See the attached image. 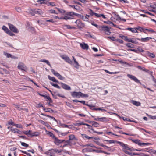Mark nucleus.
<instances>
[{"label": "nucleus", "instance_id": "obj_20", "mask_svg": "<svg viewBox=\"0 0 156 156\" xmlns=\"http://www.w3.org/2000/svg\"><path fill=\"white\" fill-rule=\"evenodd\" d=\"M109 120V118L105 117L100 118V121L101 122H107Z\"/></svg>", "mask_w": 156, "mask_h": 156}, {"label": "nucleus", "instance_id": "obj_41", "mask_svg": "<svg viewBox=\"0 0 156 156\" xmlns=\"http://www.w3.org/2000/svg\"><path fill=\"white\" fill-rule=\"evenodd\" d=\"M92 126L96 127H99V124L98 122H92Z\"/></svg>", "mask_w": 156, "mask_h": 156}, {"label": "nucleus", "instance_id": "obj_3", "mask_svg": "<svg viewBox=\"0 0 156 156\" xmlns=\"http://www.w3.org/2000/svg\"><path fill=\"white\" fill-rule=\"evenodd\" d=\"M76 26L79 29H83L85 27V24L81 22L80 20H77L75 22Z\"/></svg>", "mask_w": 156, "mask_h": 156}, {"label": "nucleus", "instance_id": "obj_2", "mask_svg": "<svg viewBox=\"0 0 156 156\" xmlns=\"http://www.w3.org/2000/svg\"><path fill=\"white\" fill-rule=\"evenodd\" d=\"M111 28L108 27L107 26H105L104 25L101 26L100 31H103L108 35H109L111 33L110 29Z\"/></svg>", "mask_w": 156, "mask_h": 156}, {"label": "nucleus", "instance_id": "obj_61", "mask_svg": "<svg viewBox=\"0 0 156 156\" xmlns=\"http://www.w3.org/2000/svg\"><path fill=\"white\" fill-rule=\"evenodd\" d=\"M45 0H38L37 1V2H39L40 4H45Z\"/></svg>", "mask_w": 156, "mask_h": 156}, {"label": "nucleus", "instance_id": "obj_34", "mask_svg": "<svg viewBox=\"0 0 156 156\" xmlns=\"http://www.w3.org/2000/svg\"><path fill=\"white\" fill-rule=\"evenodd\" d=\"M103 141H106V142H108V143H107V144L114 143L115 142H116V141H115V140H103Z\"/></svg>", "mask_w": 156, "mask_h": 156}, {"label": "nucleus", "instance_id": "obj_11", "mask_svg": "<svg viewBox=\"0 0 156 156\" xmlns=\"http://www.w3.org/2000/svg\"><path fill=\"white\" fill-rule=\"evenodd\" d=\"M140 40V39L138 38H129V42H130L134 44H137L138 43V40Z\"/></svg>", "mask_w": 156, "mask_h": 156}, {"label": "nucleus", "instance_id": "obj_22", "mask_svg": "<svg viewBox=\"0 0 156 156\" xmlns=\"http://www.w3.org/2000/svg\"><path fill=\"white\" fill-rule=\"evenodd\" d=\"M119 37L121 38L122 39L124 40V41L126 42H129V38H128L127 37L122 35L120 36Z\"/></svg>", "mask_w": 156, "mask_h": 156}, {"label": "nucleus", "instance_id": "obj_5", "mask_svg": "<svg viewBox=\"0 0 156 156\" xmlns=\"http://www.w3.org/2000/svg\"><path fill=\"white\" fill-rule=\"evenodd\" d=\"M54 142L55 144L57 145H59L60 144L64 142L65 140H60L55 137L53 139Z\"/></svg>", "mask_w": 156, "mask_h": 156}, {"label": "nucleus", "instance_id": "obj_10", "mask_svg": "<svg viewBox=\"0 0 156 156\" xmlns=\"http://www.w3.org/2000/svg\"><path fill=\"white\" fill-rule=\"evenodd\" d=\"M61 57L64 59L68 63L72 64L73 62L68 56L66 55H63L61 56Z\"/></svg>", "mask_w": 156, "mask_h": 156}, {"label": "nucleus", "instance_id": "obj_6", "mask_svg": "<svg viewBox=\"0 0 156 156\" xmlns=\"http://www.w3.org/2000/svg\"><path fill=\"white\" fill-rule=\"evenodd\" d=\"M127 76L129 78H130L131 80L134 81L135 82L137 83H140V80L134 76L130 75V74H128L127 75Z\"/></svg>", "mask_w": 156, "mask_h": 156}, {"label": "nucleus", "instance_id": "obj_47", "mask_svg": "<svg viewBox=\"0 0 156 156\" xmlns=\"http://www.w3.org/2000/svg\"><path fill=\"white\" fill-rule=\"evenodd\" d=\"M104 22L105 23H107L108 24L111 25L112 24L114 26L117 27L116 26V25L115 24H114L112 22L110 21H105Z\"/></svg>", "mask_w": 156, "mask_h": 156}, {"label": "nucleus", "instance_id": "obj_39", "mask_svg": "<svg viewBox=\"0 0 156 156\" xmlns=\"http://www.w3.org/2000/svg\"><path fill=\"white\" fill-rule=\"evenodd\" d=\"M48 12L49 14H57L55 11L53 9H50L48 11Z\"/></svg>", "mask_w": 156, "mask_h": 156}, {"label": "nucleus", "instance_id": "obj_27", "mask_svg": "<svg viewBox=\"0 0 156 156\" xmlns=\"http://www.w3.org/2000/svg\"><path fill=\"white\" fill-rule=\"evenodd\" d=\"M41 115H44V116H47V117H49V118H51L53 120L55 121L56 122H57V120H56V119L53 117V116H51L50 115H46V114H45L43 113H41Z\"/></svg>", "mask_w": 156, "mask_h": 156}, {"label": "nucleus", "instance_id": "obj_30", "mask_svg": "<svg viewBox=\"0 0 156 156\" xmlns=\"http://www.w3.org/2000/svg\"><path fill=\"white\" fill-rule=\"evenodd\" d=\"M138 68L140 69L147 73L149 71V70H148L146 69L144 67H142L141 66H138Z\"/></svg>", "mask_w": 156, "mask_h": 156}, {"label": "nucleus", "instance_id": "obj_17", "mask_svg": "<svg viewBox=\"0 0 156 156\" xmlns=\"http://www.w3.org/2000/svg\"><path fill=\"white\" fill-rule=\"evenodd\" d=\"M147 150L148 151H147V152H148L150 153L151 154H156V150H154V149H151L149 148H148L147 149Z\"/></svg>", "mask_w": 156, "mask_h": 156}, {"label": "nucleus", "instance_id": "obj_49", "mask_svg": "<svg viewBox=\"0 0 156 156\" xmlns=\"http://www.w3.org/2000/svg\"><path fill=\"white\" fill-rule=\"evenodd\" d=\"M48 6H56L55 2H49L47 4Z\"/></svg>", "mask_w": 156, "mask_h": 156}, {"label": "nucleus", "instance_id": "obj_31", "mask_svg": "<svg viewBox=\"0 0 156 156\" xmlns=\"http://www.w3.org/2000/svg\"><path fill=\"white\" fill-rule=\"evenodd\" d=\"M40 62H45L50 67H51V65L50 64L49 62L47 60L45 59H41L40 60Z\"/></svg>", "mask_w": 156, "mask_h": 156}, {"label": "nucleus", "instance_id": "obj_43", "mask_svg": "<svg viewBox=\"0 0 156 156\" xmlns=\"http://www.w3.org/2000/svg\"><path fill=\"white\" fill-rule=\"evenodd\" d=\"M67 15L69 16H72L73 15H74L75 16H77L78 14L74 12H69L67 13Z\"/></svg>", "mask_w": 156, "mask_h": 156}, {"label": "nucleus", "instance_id": "obj_63", "mask_svg": "<svg viewBox=\"0 0 156 156\" xmlns=\"http://www.w3.org/2000/svg\"><path fill=\"white\" fill-rule=\"evenodd\" d=\"M7 33L11 36H13L14 35V34L9 30L8 31Z\"/></svg>", "mask_w": 156, "mask_h": 156}, {"label": "nucleus", "instance_id": "obj_35", "mask_svg": "<svg viewBox=\"0 0 156 156\" xmlns=\"http://www.w3.org/2000/svg\"><path fill=\"white\" fill-rule=\"evenodd\" d=\"M39 135V133L37 132H35L33 133H30V135L32 136H37Z\"/></svg>", "mask_w": 156, "mask_h": 156}, {"label": "nucleus", "instance_id": "obj_57", "mask_svg": "<svg viewBox=\"0 0 156 156\" xmlns=\"http://www.w3.org/2000/svg\"><path fill=\"white\" fill-rule=\"evenodd\" d=\"M21 145L24 147H29V145L24 142H21Z\"/></svg>", "mask_w": 156, "mask_h": 156}, {"label": "nucleus", "instance_id": "obj_40", "mask_svg": "<svg viewBox=\"0 0 156 156\" xmlns=\"http://www.w3.org/2000/svg\"><path fill=\"white\" fill-rule=\"evenodd\" d=\"M47 134L50 136L53 139L56 137L51 132H49L48 133H47Z\"/></svg>", "mask_w": 156, "mask_h": 156}, {"label": "nucleus", "instance_id": "obj_14", "mask_svg": "<svg viewBox=\"0 0 156 156\" xmlns=\"http://www.w3.org/2000/svg\"><path fill=\"white\" fill-rule=\"evenodd\" d=\"M94 150L95 149H94L88 147L83 149L82 152H94Z\"/></svg>", "mask_w": 156, "mask_h": 156}, {"label": "nucleus", "instance_id": "obj_44", "mask_svg": "<svg viewBox=\"0 0 156 156\" xmlns=\"http://www.w3.org/2000/svg\"><path fill=\"white\" fill-rule=\"evenodd\" d=\"M119 133H121V134H125V135H128V136H133L134 135L133 134H130V133H125L123 132L122 131H119Z\"/></svg>", "mask_w": 156, "mask_h": 156}, {"label": "nucleus", "instance_id": "obj_12", "mask_svg": "<svg viewBox=\"0 0 156 156\" xmlns=\"http://www.w3.org/2000/svg\"><path fill=\"white\" fill-rule=\"evenodd\" d=\"M61 84L62 87L64 89L67 90H71L70 87L68 85L63 83H61Z\"/></svg>", "mask_w": 156, "mask_h": 156}, {"label": "nucleus", "instance_id": "obj_25", "mask_svg": "<svg viewBox=\"0 0 156 156\" xmlns=\"http://www.w3.org/2000/svg\"><path fill=\"white\" fill-rule=\"evenodd\" d=\"M69 140H74L76 141H77L78 140L75 137V135L73 134H71L69 136Z\"/></svg>", "mask_w": 156, "mask_h": 156}, {"label": "nucleus", "instance_id": "obj_58", "mask_svg": "<svg viewBox=\"0 0 156 156\" xmlns=\"http://www.w3.org/2000/svg\"><path fill=\"white\" fill-rule=\"evenodd\" d=\"M101 146L104 147L105 149H108V151H110L111 150L110 147H108V146L105 145H104L103 144L101 145Z\"/></svg>", "mask_w": 156, "mask_h": 156}, {"label": "nucleus", "instance_id": "obj_8", "mask_svg": "<svg viewBox=\"0 0 156 156\" xmlns=\"http://www.w3.org/2000/svg\"><path fill=\"white\" fill-rule=\"evenodd\" d=\"M51 71L55 76L57 77L59 79L61 80H63L64 79V77H62L58 73L56 72L54 69H51Z\"/></svg>", "mask_w": 156, "mask_h": 156}, {"label": "nucleus", "instance_id": "obj_38", "mask_svg": "<svg viewBox=\"0 0 156 156\" xmlns=\"http://www.w3.org/2000/svg\"><path fill=\"white\" fill-rule=\"evenodd\" d=\"M69 6L70 7L73 8L74 9L76 10H78L79 9V8L77 5L75 6L74 5H69Z\"/></svg>", "mask_w": 156, "mask_h": 156}, {"label": "nucleus", "instance_id": "obj_33", "mask_svg": "<svg viewBox=\"0 0 156 156\" xmlns=\"http://www.w3.org/2000/svg\"><path fill=\"white\" fill-rule=\"evenodd\" d=\"M48 156H55V153L53 151H52V150L50 151L47 154Z\"/></svg>", "mask_w": 156, "mask_h": 156}, {"label": "nucleus", "instance_id": "obj_53", "mask_svg": "<svg viewBox=\"0 0 156 156\" xmlns=\"http://www.w3.org/2000/svg\"><path fill=\"white\" fill-rule=\"evenodd\" d=\"M2 29L7 33L9 30V29L5 26H3L2 27Z\"/></svg>", "mask_w": 156, "mask_h": 156}, {"label": "nucleus", "instance_id": "obj_18", "mask_svg": "<svg viewBox=\"0 0 156 156\" xmlns=\"http://www.w3.org/2000/svg\"><path fill=\"white\" fill-rule=\"evenodd\" d=\"M43 110L46 112L52 113L54 112L53 110L49 108H46L45 107H43Z\"/></svg>", "mask_w": 156, "mask_h": 156}, {"label": "nucleus", "instance_id": "obj_29", "mask_svg": "<svg viewBox=\"0 0 156 156\" xmlns=\"http://www.w3.org/2000/svg\"><path fill=\"white\" fill-rule=\"evenodd\" d=\"M131 140L133 142L136 144H137L140 146V140L138 139H136V140L131 139Z\"/></svg>", "mask_w": 156, "mask_h": 156}, {"label": "nucleus", "instance_id": "obj_9", "mask_svg": "<svg viewBox=\"0 0 156 156\" xmlns=\"http://www.w3.org/2000/svg\"><path fill=\"white\" fill-rule=\"evenodd\" d=\"M8 25L9 28L11 31L16 33H18V31L17 29L16 28L14 25L10 23H9Z\"/></svg>", "mask_w": 156, "mask_h": 156}, {"label": "nucleus", "instance_id": "obj_59", "mask_svg": "<svg viewBox=\"0 0 156 156\" xmlns=\"http://www.w3.org/2000/svg\"><path fill=\"white\" fill-rule=\"evenodd\" d=\"M34 9H31L29 11L30 14L32 16H34Z\"/></svg>", "mask_w": 156, "mask_h": 156}, {"label": "nucleus", "instance_id": "obj_4", "mask_svg": "<svg viewBox=\"0 0 156 156\" xmlns=\"http://www.w3.org/2000/svg\"><path fill=\"white\" fill-rule=\"evenodd\" d=\"M17 67L19 69L23 71H26L27 69V67L24 64L21 62L19 63Z\"/></svg>", "mask_w": 156, "mask_h": 156}, {"label": "nucleus", "instance_id": "obj_45", "mask_svg": "<svg viewBox=\"0 0 156 156\" xmlns=\"http://www.w3.org/2000/svg\"><path fill=\"white\" fill-rule=\"evenodd\" d=\"M38 122H39L41 123L42 124L46 126H47L48 125V124L47 123V122L44 121H43L42 120H39L38 121Z\"/></svg>", "mask_w": 156, "mask_h": 156}, {"label": "nucleus", "instance_id": "obj_36", "mask_svg": "<svg viewBox=\"0 0 156 156\" xmlns=\"http://www.w3.org/2000/svg\"><path fill=\"white\" fill-rule=\"evenodd\" d=\"M86 105L88 106L91 109L93 110H96V109L97 108H95V106L94 105H90L87 104Z\"/></svg>", "mask_w": 156, "mask_h": 156}, {"label": "nucleus", "instance_id": "obj_60", "mask_svg": "<svg viewBox=\"0 0 156 156\" xmlns=\"http://www.w3.org/2000/svg\"><path fill=\"white\" fill-rule=\"evenodd\" d=\"M136 28V30H137L139 31H140L141 32H142L143 30H144L143 28L140 27H139Z\"/></svg>", "mask_w": 156, "mask_h": 156}, {"label": "nucleus", "instance_id": "obj_42", "mask_svg": "<svg viewBox=\"0 0 156 156\" xmlns=\"http://www.w3.org/2000/svg\"><path fill=\"white\" fill-rule=\"evenodd\" d=\"M126 46L128 47V48H134V45L133 44L130 43H127L126 44Z\"/></svg>", "mask_w": 156, "mask_h": 156}, {"label": "nucleus", "instance_id": "obj_55", "mask_svg": "<svg viewBox=\"0 0 156 156\" xmlns=\"http://www.w3.org/2000/svg\"><path fill=\"white\" fill-rule=\"evenodd\" d=\"M116 142H117L118 144H119L120 146H122L123 147V148L124 147H125V144L122 142H120V141H116Z\"/></svg>", "mask_w": 156, "mask_h": 156}, {"label": "nucleus", "instance_id": "obj_15", "mask_svg": "<svg viewBox=\"0 0 156 156\" xmlns=\"http://www.w3.org/2000/svg\"><path fill=\"white\" fill-rule=\"evenodd\" d=\"M10 130L13 133H17L18 134H20V133L21 131L17 129H15L13 128L12 127H10Z\"/></svg>", "mask_w": 156, "mask_h": 156}, {"label": "nucleus", "instance_id": "obj_51", "mask_svg": "<svg viewBox=\"0 0 156 156\" xmlns=\"http://www.w3.org/2000/svg\"><path fill=\"white\" fill-rule=\"evenodd\" d=\"M50 84L51 85H52V86H54V87L58 88V89H60V86H59L57 84H54L53 83H52L51 82L50 83Z\"/></svg>", "mask_w": 156, "mask_h": 156}, {"label": "nucleus", "instance_id": "obj_13", "mask_svg": "<svg viewBox=\"0 0 156 156\" xmlns=\"http://www.w3.org/2000/svg\"><path fill=\"white\" fill-rule=\"evenodd\" d=\"M80 45L82 49L85 50H87L89 48L88 45L84 43H80Z\"/></svg>", "mask_w": 156, "mask_h": 156}, {"label": "nucleus", "instance_id": "obj_50", "mask_svg": "<svg viewBox=\"0 0 156 156\" xmlns=\"http://www.w3.org/2000/svg\"><path fill=\"white\" fill-rule=\"evenodd\" d=\"M148 55L149 57L152 58H154L155 57V55L154 54L150 52L148 53Z\"/></svg>", "mask_w": 156, "mask_h": 156}, {"label": "nucleus", "instance_id": "obj_52", "mask_svg": "<svg viewBox=\"0 0 156 156\" xmlns=\"http://www.w3.org/2000/svg\"><path fill=\"white\" fill-rule=\"evenodd\" d=\"M55 8L56 9L58 10L61 13H63L65 12V11L62 9H59L57 7H56Z\"/></svg>", "mask_w": 156, "mask_h": 156}, {"label": "nucleus", "instance_id": "obj_26", "mask_svg": "<svg viewBox=\"0 0 156 156\" xmlns=\"http://www.w3.org/2000/svg\"><path fill=\"white\" fill-rule=\"evenodd\" d=\"M48 79L52 81L53 82H55V83H58V81L57 80L55 77H51L49 75H48Z\"/></svg>", "mask_w": 156, "mask_h": 156}, {"label": "nucleus", "instance_id": "obj_64", "mask_svg": "<svg viewBox=\"0 0 156 156\" xmlns=\"http://www.w3.org/2000/svg\"><path fill=\"white\" fill-rule=\"evenodd\" d=\"M20 151L23 153L27 155L28 156H31L30 154L29 153H28L26 151H23L20 150Z\"/></svg>", "mask_w": 156, "mask_h": 156}, {"label": "nucleus", "instance_id": "obj_28", "mask_svg": "<svg viewBox=\"0 0 156 156\" xmlns=\"http://www.w3.org/2000/svg\"><path fill=\"white\" fill-rule=\"evenodd\" d=\"M64 27H66V28L69 29H76V28L73 26H70L69 25H64Z\"/></svg>", "mask_w": 156, "mask_h": 156}, {"label": "nucleus", "instance_id": "obj_56", "mask_svg": "<svg viewBox=\"0 0 156 156\" xmlns=\"http://www.w3.org/2000/svg\"><path fill=\"white\" fill-rule=\"evenodd\" d=\"M16 10L19 12H22V10L20 7H16L15 8Z\"/></svg>", "mask_w": 156, "mask_h": 156}, {"label": "nucleus", "instance_id": "obj_32", "mask_svg": "<svg viewBox=\"0 0 156 156\" xmlns=\"http://www.w3.org/2000/svg\"><path fill=\"white\" fill-rule=\"evenodd\" d=\"M88 34H85V36L88 37L90 38L93 39H94L95 38V36L94 35H92L91 34H89V33L88 32H87Z\"/></svg>", "mask_w": 156, "mask_h": 156}, {"label": "nucleus", "instance_id": "obj_37", "mask_svg": "<svg viewBox=\"0 0 156 156\" xmlns=\"http://www.w3.org/2000/svg\"><path fill=\"white\" fill-rule=\"evenodd\" d=\"M13 105L15 106V107L17 108L19 111H21V110H23V108H20V106L19 105L13 104Z\"/></svg>", "mask_w": 156, "mask_h": 156}, {"label": "nucleus", "instance_id": "obj_48", "mask_svg": "<svg viewBox=\"0 0 156 156\" xmlns=\"http://www.w3.org/2000/svg\"><path fill=\"white\" fill-rule=\"evenodd\" d=\"M123 149H124V150H129L130 151H132L133 150V149L132 148H130L129 147H128V146L127 145H126V144H125V147H124V148H123Z\"/></svg>", "mask_w": 156, "mask_h": 156}, {"label": "nucleus", "instance_id": "obj_19", "mask_svg": "<svg viewBox=\"0 0 156 156\" xmlns=\"http://www.w3.org/2000/svg\"><path fill=\"white\" fill-rule=\"evenodd\" d=\"M82 138L84 139L89 140L92 139L93 137H90L87 136L86 134H81Z\"/></svg>", "mask_w": 156, "mask_h": 156}, {"label": "nucleus", "instance_id": "obj_62", "mask_svg": "<svg viewBox=\"0 0 156 156\" xmlns=\"http://www.w3.org/2000/svg\"><path fill=\"white\" fill-rule=\"evenodd\" d=\"M148 116L150 119H156V115L152 116L150 115H148Z\"/></svg>", "mask_w": 156, "mask_h": 156}, {"label": "nucleus", "instance_id": "obj_23", "mask_svg": "<svg viewBox=\"0 0 156 156\" xmlns=\"http://www.w3.org/2000/svg\"><path fill=\"white\" fill-rule=\"evenodd\" d=\"M152 38L150 37H147L146 38H142L140 39V41H141L142 42H146L147 41H149L150 39H151Z\"/></svg>", "mask_w": 156, "mask_h": 156}, {"label": "nucleus", "instance_id": "obj_24", "mask_svg": "<svg viewBox=\"0 0 156 156\" xmlns=\"http://www.w3.org/2000/svg\"><path fill=\"white\" fill-rule=\"evenodd\" d=\"M131 102L133 105L136 106H138L140 105L141 104L139 102L133 100L131 101Z\"/></svg>", "mask_w": 156, "mask_h": 156}, {"label": "nucleus", "instance_id": "obj_21", "mask_svg": "<svg viewBox=\"0 0 156 156\" xmlns=\"http://www.w3.org/2000/svg\"><path fill=\"white\" fill-rule=\"evenodd\" d=\"M34 15L35 14H41V13H42V12L41 10V9H34Z\"/></svg>", "mask_w": 156, "mask_h": 156}, {"label": "nucleus", "instance_id": "obj_46", "mask_svg": "<svg viewBox=\"0 0 156 156\" xmlns=\"http://www.w3.org/2000/svg\"><path fill=\"white\" fill-rule=\"evenodd\" d=\"M52 151H53V152H54L55 154V153H60L62 151L58 149H52Z\"/></svg>", "mask_w": 156, "mask_h": 156}, {"label": "nucleus", "instance_id": "obj_7", "mask_svg": "<svg viewBox=\"0 0 156 156\" xmlns=\"http://www.w3.org/2000/svg\"><path fill=\"white\" fill-rule=\"evenodd\" d=\"M127 76L129 78H130L131 80L134 81L135 82L137 83H140V80L134 76L130 75V74H128L127 75Z\"/></svg>", "mask_w": 156, "mask_h": 156}, {"label": "nucleus", "instance_id": "obj_1", "mask_svg": "<svg viewBox=\"0 0 156 156\" xmlns=\"http://www.w3.org/2000/svg\"><path fill=\"white\" fill-rule=\"evenodd\" d=\"M71 93L72 96L74 98H80V97H88V94H83L80 92H76L74 91L71 92Z\"/></svg>", "mask_w": 156, "mask_h": 156}, {"label": "nucleus", "instance_id": "obj_54", "mask_svg": "<svg viewBox=\"0 0 156 156\" xmlns=\"http://www.w3.org/2000/svg\"><path fill=\"white\" fill-rule=\"evenodd\" d=\"M31 132V130H29L27 131H26L23 132L24 134L27 135H30V133Z\"/></svg>", "mask_w": 156, "mask_h": 156}, {"label": "nucleus", "instance_id": "obj_16", "mask_svg": "<svg viewBox=\"0 0 156 156\" xmlns=\"http://www.w3.org/2000/svg\"><path fill=\"white\" fill-rule=\"evenodd\" d=\"M125 30L131 31L133 33H138L137 30H136V28H126Z\"/></svg>", "mask_w": 156, "mask_h": 156}]
</instances>
